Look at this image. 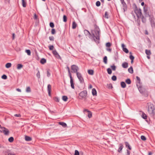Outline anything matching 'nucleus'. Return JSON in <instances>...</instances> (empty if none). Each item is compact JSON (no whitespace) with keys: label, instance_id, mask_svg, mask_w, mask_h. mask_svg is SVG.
I'll return each mask as SVG.
<instances>
[{"label":"nucleus","instance_id":"nucleus-55","mask_svg":"<svg viewBox=\"0 0 155 155\" xmlns=\"http://www.w3.org/2000/svg\"><path fill=\"white\" fill-rule=\"evenodd\" d=\"M56 31L55 29H52L51 31V33L52 34L54 35Z\"/></svg>","mask_w":155,"mask_h":155},{"label":"nucleus","instance_id":"nucleus-7","mask_svg":"<svg viewBox=\"0 0 155 155\" xmlns=\"http://www.w3.org/2000/svg\"><path fill=\"white\" fill-rule=\"evenodd\" d=\"M77 76L79 80L80 83H82L84 82V80L83 77L82 76L81 74L80 73H77Z\"/></svg>","mask_w":155,"mask_h":155},{"label":"nucleus","instance_id":"nucleus-45","mask_svg":"<svg viewBox=\"0 0 155 155\" xmlns=\"http://www.w3.org/2000/svg\"><path fill=\"white\" fill-rule=\"evenodd\" d=\"M111 45V44L110 42H107L106 43V47H110Z\"/></svg>","mask_w":155,"mask_h":155},{"label":"nucleus","instance_id":"nucleus-4","mask_svg":"<svg viewBox=\"0 0 155 155\" xmlns=\"http://www.w3.org/2000/svg\"><path fill=\"white\" fill-rule=\"evenodd\" d=\"M79 98L82 99L85 98L87 95V92L86 91H81L79 94Z\"/></svg>","mask_w":155,"mask_h":155},{"label":"nucleus","instance_id":"nucleus-28","mask_svg":"<svg viewBox=\"0 0 155 155\" xmlns=\"http://www.w3.org/2000/svg\"><path fill=\"white\" fill-rule=\"evenodd\" d=\"M126 146V147H127L129 150H130L131 149V147L130 146L129 144L127 142H126L125 143Z\"/></svg>","mask_w":155,"mask_h":155},{"label":"nucleus","instance_id":"nucleus-1","mask_svg":"<svg viewBox=\"0 0 155 155\" xmlns=\"http://www.w3.org/2000/svg\"><path fill=\"white\" fill-rule=\"evenodd\" d=\"M95 27V35L93 34V35L94 38V39L95 41L97 42H99V41L100 39V30L98 27L96 25Z\"/></svg>","mask_w":155,"mask_h":155},{"label":"nucleus","instance_id":"nucleus-59","mask_svg":"<svg viewBox=\"0 0 155 155\" xmlns=\"http://www.w3.org/2000/svg\"><path fill=\"white\" fill-rule=\"evenodd\" d=\"M130 58L131 59V60H134V57L132 55H130Z\"/></svg>","mask_w":155,"mask_h":155},{"label":"nucleus","instance_id":"nucleus-39","mask_svg":"<svg viewBox=\"0 0 155 155\" xmlns=\"http://www.w3.org/2000/svg\"><path fill=\"white\" fill-rule=\"evenodd\" d=\"M104 17L106 18H109L108 17V12H106L105 13Z\"/></svg>","mask_w":155,"mask_h":155},{"label":"nucleus","instance_id":"nucleus-13","mask_svg":"<svg viewBox=\"0 0 155 155\" xmlns=\"http://www.w3.org/2000/svg\"><path fill=\"white\" fill-rule=\"evenodd\" d=\"M122 66L124 68H127L128 67V63L127 62H124L122 64Z\"/></svg>","mask_w":155,"mask_h":155},{"label":"nucleus","instance_id":"nucleus-24","mask_svg":"<svg viewBox=\"0 0 155 155\" xmlns=\"http://www.w3.org/2000/svg\"><path fill=\"white\" fill-rule=\"evenodd\" d=\"M88 73L90 75H93L94 74V71L93 70H88Z\"/></svg>","mask_w":155,"mask_h":155},{"label":"nucleus","instance_id":"nucleus-36","mask_svg":"<svg viewBox=\"0 0 155 155\" xmlns=\"http://www.w3.org/2000/svg\"><path fill=\"white\" fill-rule=\"evenodd\" d=\"M140 92L141 93H143V90L142 89L141 87H139L138 88Z\"/></svg>","mask_w":155,"mask_h":155},{"label":"nucleus","instance_id":"nucleus-35","mask_svg":"<svg viewBox=\"0 0 155 155\" xmlns=\"http://www.w3.org/2000/svg\"><path fill=\"white\" fill-rule=\"evenodd\" d=\"M107 73L109 74H110L112 73L111 70L110 68H107Z\"/></svg>","mask_w":155,"mask_h":155},{"label":"nucleus","instance_id":"nucleus-14","mask_svg":"<svg viewBox=\"0 0 155 155\" xmlns=\"http://www.w3.org/2000/svg\"><path fill=\"white\" fill-rule=\"evenodd\" d=\"M25 139L26 141H29L32 140V138L31 137L29 136H25Z\"/></svg>","mask_w":155,"mask_h":155},{"label":"nucleus","instance_id":"nucleus-49","mask_svg":"<svg viewBox=\"0 0 155 155\" xmlns=\"http://www.w3.org/2000/svg\"><path fill=\"white\" fill-rule=\"evenodd\" d=\"M54 100H55V101L57 102H59V99L58 97H55L54 98Z\"/></svg>","mask_w":155,"mask_h":155},{"label":"nucleus","instance_id":"nucleus-61","mask_svg":"<svg viewBox=\"0 0 155 155\" xmlns=\"http://www.w3.org/2000/svg\"><path fill=\"white\" fill-rule=\"evenodd\" d=\"M106 50L107 51L110 52L111 51V49L110 48H107Z\"/></svg>","mask_w":155,"mask_h":155},{"label":"nucleus","instance_id":"nucleus-60","mask_svg":"<svg viewBox=\"0 0 155 155\" xmlns=\"http://www.w3.org/2000/svg\"><path fill=\"white\" fill-rule=\"evenodd\" d=\"M14 116L16 117H20L21 115L20 114H16L14 115Z\"/></svg>","mask_w":155,"mask_h":155},{"label":"nucleus","instance_id":"nucleus-16","mask_svg":"<svg viewBox=\"0 0 155 155\" xmlns=\"http://www.w3.org/2000/svg\"><path fill=\"white\" fill-rule=\"evenodd\" d=\"M3 133L5 135H8L9 134V131L7 129L5 128Z\"/></svg>","mask_w":155,"mask_h":155},{"label":"nucleus","instance_id":"nucleus-33","mask_svg":"<svg viewBox=\"0 0 155 155\" xmlns=\"http://www.w3.org/2000/svg\"><path fill=\"white\" fill-rule=\"evenodd\" d=\"M128 84H130L131 83V81L129 78H128L125 81Z\"/></svg>","mask_w":155,"mask_h":155},{"label":"nucleus","instance_id":"nucleus-8","mask_svg":"<svg viewBox=\"0 0 155 155\" xmlns=\"http://www.w3.org/2000/svg\"><path fill=\"white\" fill-rule=\"evenodd\" d=\"M52 53L57 58H61L60 56L59 55L58 53L57 52L56 50H54L53 51Z\"/></svg>","mask_w":155,"mask_h":155},{"label":"nucleus","instance_id":"nucleus-53","mask_svg":"<svg viewBox=\"0 0 155 155\" xmlns=\"http://www.w3.org/2000/svg\"><path fill=\"white\" fill-rule=\"evenodd\" d=\"M88 116L89 118H90L92 117V114L91 113V112H90V111L88 112Z\"/></svg>","mask_w":155,"mask_h":155},{"label":"nucleus","instance_id":"nucleus-17","mask_svg":"<svg viewBox=\"0 0 155 155\" xmlns=\"http://www.w3.org/2000/svg\"><path fill=\"white\" fill-rule=\"evenodd\" d=\"M84 33L87 36H90L91 34L90 32L87 30H85L84 31Z\"/></svg>","mask_w":155,"mask_h":155},{"label":"nucleus","instance_id":"nucleus-5","mask_svg":"<svg viewBox=\"0 0 155 155\" xmlns=\"http://www.w3.org/2000/svg\"><path fill=\"white\" fill-rule=\"evenodd\" d=\"M71 69L73 71L72 73H79L78 72L79 68L78 66L75 65H73L71 66Z\"/></svg>","mask_w":155,"mask_h":155},{"label":"nucleus","instance_id":"nucleus-43","mask_svg":"<svg viewBox=\"0 0 155 155\" xmlns=\"http://www.w3.org/2000/svg\"><path fill=\"white\" fill-rule=\"evenodd\" d=\"M5 128L3 127H0V131L2 132H3L4 130L5 129Z\"/></svg>","mask_w":155,"mask_h":155},{"label":"nucleus","instance_id":"nucleus-3","mask_svg":"<svg viewBox=\"0 0 155 155\" xmlns=\"http://www.w3.org/2000/svg\"><path fill=\"white\" fill-rule=\"evenodd\" d=\"M149 20L151 27L153 28H155V18L153 15H149Z\"/></svg>","mask_w":155,"mask_h":155},{"label":"nucleus","instance_id":"nucleus-20","mask_svg":"<svg viewBox=\"0 0 155 155\" xmlns=\"http://www.w3.org/2000/svg\"><path fill=\"white\" fill-rule=\"evenodd\" d=\"M92 93L93 96L96 95L97 91L95 88H93L92 89Z\"/></svg>","mask_w":155,"mask_h":155},{"label":"nucleus","instance_id":"nucleus-31","mask_svg":"<svg viewBox=\"0 0 155 155\" xmlns=\"http://www.w3.org/2000/svg\"><path fill=\"white\" fill-rule=\"evenodd\" d=\"M12 64L11 63H8L5 65V67L7 68H9L11 67Z\"/></svg>","mask_w":155,"mask_h":155},{"label":"nucleus","instance_id":"nucleus-58","mask_svg":"<svg viewBox=\"0 0 155 155\" xmlns=\"http://www.w3.org/2000/svg\"><path fill=\"white\" fill-rule=\"evenodd\" d=\"M49 39L51 41H53L54 40V38L53 36L49 37Z\"/></svg>","mask_w":155,"mask_h":155},{"label":"nucleus","instance_id":"nucleus-19","mask_svg":"<svg viewBox=\"0 0 155 155\" xmlns=\"http://www.w3.org/2000/svg\"><path fill=\"white\" fill-rule=\"evenodd\" d=\"M46 60L44 58H42L40 60V63L41 64H44L46 63Z\"/></svg>","mask_w":155,"mask_h":155},{"label":"nucleus","instance_id":"nucleus-15","mask_svg":"<svg viewBox=\"0 0 155 155\" xmlns=\"http://www.w3.org/2000/svg\"><path fill=\"white\" fill-rule=\"evenodd\" d=\"M59 124L61 125L63 127H66L67 126V124L64 122H59Z\"/></svg>","mask_w":155,"mask_h":155},{"label":"nucleus","instance_id":"nucleus-37","mask_svg":"<svg viewBox=\"0 0 155 155\" xmlns=\"http://www.w3.org/2000/svg\"><path fill=\"white\" fill-rule=\"evenodd\" d=\"M14 140V138L13 137H11L8 139V141L9 142H12Z\"/></svg>","mask_w":155,"mask_h":155},{"label":"nucleus","instance_id":"nucleus-56","mask_svg":"<svg viewBox=\"0 0 155 155\" xmlns=\"http://www.w3.org/2000/svg\"><path fill=\"white\" fill-rule=\"evenodd\" d=\"M74 155H79V153L78 150H75Z\"/></svg>","mask_w":155,"mask_h":155},{"label":"nucleus","instance_id":"nucleus-29","mask_svg":"<svg viewBox=\"0 0 155 155\" xmlns=\"http://www.w3.org/2000/svg\"><path fill=\"white\" fill-rule=\"evenodd\" d=\"M23 67V65L21 64H17V68L18 69H20Z\"/></svg>","mask_w":155,"mask_h":155},{"label":"nucleus","instance_id":"nucleus-22","mask_svg":"<svg viewBox=\"0 0 155 155\" xmlns=\"http://www.w3.org/2000/svg\"><path fill=\"white\" fill-rule=\"evenodd\" d=\"M128 71L131 74H133V70L132 67H130L128 69Z\"/></svg>","mask_w":155,"mask_h":155},{"label":"nucleus","instance_id":"nucleus-50","mask_svg":"<svg viewBox=\"0 0 155 155\" xmlns=\"http://www.w3.org/2000/svg\"><path fill=\"white\" fill-rule=\"evenodd\" d=\"M67 68L68 70V72L69 75V76L70 77L71 76V73L70 71V70L69 68L67 66Z\"/></svg>","mask_w":155,"mask_h":155},{"label":"nucleus","instance_id":"nucleus-51","mask_svg":"<svg viewBox=\"0 0 155 155\" xmlns=\"http://www.w3.org/2000/svg\"><path fill=\"white\" fill-rule=\"evenodd\" d=\"M141 139L143 140H146V138L145 136L143 135H142L141 136Z\"/></svg>","mask_w":155,"mask_h":155},{"label":"nucleus","instance_id":"nucleus-12","mask_svg":"<svg viewBox=\"0 0 155 155\" xmlns=\"http://www.w3.org/2000/svg\"><path fill=\"white\" fill-rule=\"evenodd\" d=\"M51 86L50 84H49L48 85V95L49 96H51Z\"/></svg>","mask_w":155,"mask_h":155},{"label":"nucleus","instance_id":"nucleus-42","mask_svg":"<svg viewBox=\"0 0 155 155\" xmlns=\"http://www.w3.org/2000/svg\"><path fill=\"white\" fill-rule=\"evenodd\" d=\"M50 71L49 69H48L47 71V76L48 77H50L51 75V74L49 72Z\"/></svg>","mask_w":155,"mask_h":155},{"label":"nucleus","instance_id":"nucleus-2","mask_svg":"<svg viewBox=\"0 0 155 155\" xmlns=\"http://www.w3.org/2000/svg\"><path fill=\"white\" fill-rule=\"evenodd\" d=\"M148 112L151 117H154L155 116V109L153 104H149Z\"/></svg>","mask_w":155,"mask_h":155},{"label":"nucleus","instance_id":"nucleus-47","mask_svg":"<svg viewBox=\"0 0 155 155\" xmlns=\"http://www.w3.org/2000/svg\"><path fill=\"white\" fill-rule=\"evenodd\" d=\"M112 70L113 71H115L116 69V67L114 65H112L111 66Z\"/></svg>","mask_w":155,"mask_h":155},{"label":"nucleus","instance_id":"nucleus-11","mask_svg":"<svg viewBox=\"0 0 155 155\" xmlns=\"http://www.w3.org/2000/svg\"><path fill=\"white\" fill-rule=\"evenodd\" d=\"M70 83H71V87L73 89L74 88V84L73 83V78H72V76H71L70 77Z\"/></svg>","mask_w":155,"mask_h":155},{"label":"nucleus","instance_id":"nucleus-32","mask_svg":"<svg viewBox=\"0 0 155 155\" xmlns=\"http://www.w3.org/2000/svg\"><path fill=\"white\" fill-rule=\"evenodd\" d=\"M103 61L105 64L107 63V56H105L103 58Z\"/></svg>","mask_w":155,"mask_h":155},{"label":"nucleus","instance_id":"nucleus-40","mask_svg":"<svg viewBox=\"0 0 155 155\" xmlns=\"http://www.w3.org/2000/svg\"><path fill=\"white\" fill-rule=\"evenodd\" d=\"M31 91V89L30 87H27L26 89V92H30Z\"/></svg>","mask_w":155,"mask_h":155},{"label":"nucleus","instance_id":"nucleus-21","mask_svg":"<svg viewBox=\"0 0 155 155\" xmlns=\"http://www.w3.org/2000/svg\"><path fill=\"white\" fill-rule=\"evenodd\" d=\"M120 85L121 87L123 88H124L126 87V84L124 82H121L120 83Z\"/></svg>","mask_w":155,"mask_h":155},{"label":"nucleus","instance_id":"nucleus-26","mask_svg":"<svg viewBox=\"0 0 155 155\" xmlns=\"http://www.w3.org/2000/svg\"><path fill=\"white\" fill-rule=\"evenodd\" d=\"M22 5L23 7H25L26 6V2L24 0H22Z\"/></svg>","mask_w":155,"mask_h":155},{"label":"nucleus","instance_id":"nucleus-63","mask_svg":"<svg viewBox=\"0 0 155 155\" xmlns=\"http://www.w3.org/2000/svg\"><path fill=\"white\" fill-rule=\"evenodd\" d=\"M34 18L35 19H36L37 18V16L36 14H35L34 15Z\"/></svg>","mask_w":155,"mask_h":155},{"label":"nucleus","instance_id":"nucleus-34","mask_svg":"<svg viewBox=\"0 0 155 155\" xmlns=\"http://www.w3.org/2000/svg\"><path fill=\"white\" fill-rule=\"evenodd\" d=\"M25 52L28 55H30L31 54V52L30 50H26L25 51Z\"/></svg>","mask_w":155,"mask_h":155},{"label":"nucleus","instance_id":"nucleus-27","mask_svg":"<svg viewBox=\"0 0 155 155\" xmlns=\"http://www.w3.org/2000/svg\"><path fill=\"white\" fill-rule=\"evenodd\" d=\"M68 99L67 97L66 96H63L62 97V99L64 101H66Z\"/></svg>","mask_w":155,"mask_h":155},{"label":"nucleus","instance_id":"nucleus-25","mask_svg":"<svg viewBox=\"0 0 155 155\" xmlns=\"http://www.w3.org/2000/svg\"><path fill=\"white\" fill-rule=\"evenodd\" d=\"M145 53L147 55L150 56L151 54V52L150 50H145Z\"/></svg>","mask_w":155,"mask_h":155},{"label":"nucleus","instance_id":"nucleus-48","mask_svg":"<svg viewBox=\"0 0 155 155\" xmlns=\"http://www.w3.org/2000/svg\"><path fill=\"white\" fill-rule=\"evenodd\" d=\"M63 21L64 22H66L67 21V18L65 15L63 16Z\"/></svg>","mask_w":155,"mask_h":155},{"label":"nucleus","instance_id":"nucleus-6","mask_svg":"<svg viewBox=\"0 0 155 155\" xmlns=\"http://www.w3.org/2000/svg\"><path fill=\"white\" fill-rule=\"evenodd\" d=\"M134 12L136 14L138 18H139L141 16L142 13L141 10L140 9H138L136 8L134 10Z\"/></svg>","mask_w":155,"mask_h":155},{"label":"nucleus","instance_id":"nucleus-64","mask_svg":"<svg viewBox=\"0 0 155 155\" xmlns=\"http://www.w3.org/2000/svg\"><path fill=\"white\" fill-rule=\"evenodd\" d=\"M127 155H130V151L129 150H127Z\"/></svg>","mask_w":155,"mask_h":155},{"label":"nucleus","instance_id":"nucleus-10","mask_svg":"<svg viewBox=\"0 0 155 155\" xmlns=\"http://www.w3.org/2000/svg\"><path fill=\"white\" fill-rule=\"evenodd\" d=\"M3 153L4 155H15V154L10 153L9 150H8L4 151Z\"/></svg>","mask_w":155,"mask_h":155},{"label":"nucleus","instance_id":"nucleus-9","mask_svg":"<svg viewBox=\"0 0 155 155\" xmlns=\"http://www.w3.org/2000/svg\"><path fill=\"white\" fill-rule=\"evenodd\" d=\"M125 45L124 44H122L121 47L122 48L123 51L126 53H127L129 52V51L127 48H125Z\"/></svg>","mask_w":155,"mask_h":155},{"label":"nucleus","instance_id":"nucleus-23","mask_svg":"<svg viewBox=\"0 0 155 155\" xmlns=\"http://www.w3.org/2000/svg\"><path fill=\"white\" fill-rule=\"evenodd\" d=\"M77 26V24L75 21H73L72 23V28L73 29H75L76 28Z\"/></svg>","mask_w":155,"mask_h":155},{"label":"nucleus","instance_id":"nucleus-46","mask_svg":"<svg viewBox=\"0 0 155 155\" xmlns=\"http://www.w3.org/2000/svg\"><path fill=\"white\" fill-rule=\"evenodd\" d=\"M36 76L38 78H40V72L39 71H38V72L36 74Z\"/></svg>","mask_w":155,"mask_h":155},{"label":"nucleus","instance_id":"nucleus-38","mask_svg":"<svg viewBox=\"0 0 155 155\" xmlns=\"http://www.w3.org/2000/svg\"><path fill=\"white\" fill-rule=\"evenodd\" d=\"M111 79L113 81H116L117 80V77L115 75H113L112 76Z\"/></svg>","mask_w":155,"mask_h":155},{"label":"nucleus","instance_id":"nucleus-54","mask_svg":"<svg viewBox=\"0 0 155 155\" xmlns=\"http://www.w3.org/2000/svg\"><path fill=\"white\" fill-rule=\"evenodd\" d=\"M50 27L53 28L54 27V25L53 23L51 22L50 23Z\"/></svg>","mask_w":155,"mask_h":155},{"label":"nucleus","instance_id":"nucleus-44","mask_svg":"<svg viewBox=\"0 0 155 155\" xmlns=\"http://www.w3.org/2000/svg\"><path fill=\"white\" fill-rule=\"evenodd\" d=\"M96 5L97 7L101 5V3L99 1H97L96 3Z\"/></svg>","mask_w":155,"mask_h":155},{"label":"nucleus","instance_id":"nucleus-30","mask_svg":"<svg viewBox=\"0 0 155 155\" xmlns=\"http://www.w3.org/2000/svg\"><path fill=\"white\" fill-rule=\"evenodd\" d=\"M123 5V8L124 11L127 9V5L126 3L122 4Z\"/></svg>","mask_w":155,"mask_h":155},{"label":"nucleus","instance_id":"nucleus-57","mask_svg":"<svg viewBox=\"0 0 155 155\" xmlns=\"http://www.w3.org/2000/svg\"><path fill=\"white\" fill-rule=\"evenodd\" d=\"M49 48L50 50H52L53 49L54 47L53 45H51L49 46Z\"/></svg>","mask_w":155,"mask_h":155},{"label":"nucleus","instance_id":"nucleus-41","mask_svg":"<svg viewBox=\"0 0 155 155\" xmlns=\"http://www.w3.org/2000/svg\"><path fill=\"white\" fill-rule=\"evenodd\" d=\"M142 117L144 119H146L147 118V116L144 113H143Z\"/></svg>","mask_w":155,"mask_h":155},{"label":"nucleus","instance_id":"nucleus-18","mask_svg":"<svg viewBox=\"0 0 155 155\" xmlns=\"http://www.w3.org/2000/svg\"><path fill=\"white\" fill-rule=\"evenodd\" d=\"M123 145L121 144H120V147H119L118 149V151L119 153H120L121 152V150H122V149L123 148Z\"/></svg>","mask_w":155,"mask_h":155},{"label":"nucleus","instance_id":"nucleus-62","mask_svg":"<svg viewBox=\"0 0 155 155\" xmlns=\"http://www.w3.org/2000/svg\"><path fill=\"white\" fill-rule=\"evenodd\" d=\"M136 78L137 81H139V82L140 83V78L138 76H137Z\"/></svg>","mask_w":155,"mask_h":155},{"label":"nucleus","instance_id":"nucleus-52","mask_svg":"<svg viewBox=\"0 0 155 155\" xmlns=\"http://www.w3.org/2000/svg\"><path fill=\"white\" fill-rule=\"evenodd\" d=\"M2 78L4 79H6L7 78V76L6 75L4 74L2 76Z\"/></svg>","mask_w":155,"mask_h":155}]
</instances>
